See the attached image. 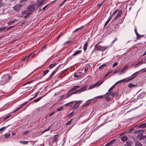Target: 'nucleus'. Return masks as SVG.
Listing matches in <instances>:
<instances>
[{
  "label": "nucleus",
  "mask_w": 146,
  "mask_h": 146,
  "mask_svg": "<svg viewBox=\"0 0 146 146\" xmlns=\"http://www.w3.org/2000/svg\"><path fill=\"white\" fill-rule=\"evenodd\" d=\"M72 119H70V120L69 121H68L66 123V125H70V124H71L72 123Z\"/></svg>",
  "instance_id": "49530a36"
},
{
  "label": "nucleus",
  "mask_w": 146,
  "mask_h": 146,
  "mask_svg": "<svg viewBox=\"0 0 146 146\" xmlns=\"http://www.w3.org/2000/svg\"><path fill=\"white\" fill-rule=\"evenodd\" d=\"M135 77V76H133V77H131L129 79H127V80H126V78H125V79H122V80L119 81V83H122L123 82H128L130 80H132Z\"/></svg>",
  "instance_id": "423d86ee"
},
{
  "label": "nucleus",
  "mask_w": 146,
  "mask_h": 146,
  "mask_svg": "<svg viewBox=\"0 0 146 146\" xmlns=\"http://www.w3.org/2000/svg\"><path fill=\"white\" fill-rule=\"evenodd\" d=\"M84 76V74L82 72H79L77 74H74V76L78 78H81Z\"/></svg>",
  "instance_id": "20e7f679"
},
{
  "label": "nucleus",
  "mask_w": 146,
  "mask_h": 146,
  "mask_svg": "<svg viewBox=\"0 0 146 146\" xmlns=\"http://www.w3.org/2000/svg\"><path fill=\"white\" fill-rule=\"evenodd\" d=\"M139 97L141 98H142L144 97V93H141L139 95Z\"/></svg>",
  "instance_id": "37998d69"
},
{
  "label": "nucleus",
  "mask_w": 146,
  "mask_h": 146,
  "mask_svg": "<svg viewBox=\"0 0 146 146\" xmlns=\"http://www.w3.org/2000/svg\"><path fill=\"white\" fill-rule=\"evenodd\" d=\"M92 100V99H90L88 100L86 102L84 106H86L89 104L91 103V101Z\"/></svg>",
  "instance_id": "bb28decb"
},
{
  "label": "nucleus",
  "mask_w": 146,
  "mask_h": 146,
  "mask_svg": "<svg viewBox=\"0 0 146 146\" xmlns=\"http://www.w3.org/2000/svg\"><path fill=\"white\" fill-rule=\"evenodd\" d=\"M127 66H125L123 69L120 72V74H121L122 73H124L125 72V70H126V69L127 68Z\"/></svg>",
  "instance_id": "b1692460"
},
{
  "label": "nucleus",
  "mask_w": 146,
  "mask_h": 146,
  "mask_svg": "<svg viewBox=\"0 0 146 146\" xmlns=\"http://www.w3.org/2000/svg\"><path fill=\"white\" fill-rule=\"evenodd\" d=\"M11 135L10 133H7L5 134L4 135V138H9Z\"/></svg>",
  "instance_id": "a211bd4d"
},
{
  "label": "nucleus",
  "mask_w": 146,
  "mask_h": 146,
  "mask_svg": "<svg viewBox=\"0 0 146 146\" xmlns=\"http://www.w3.org/2000/svg\"><path fill=\"white\" fill-rule=\"evenodd\" d=\"M142 132H143V130H138L135 131L134 132V133H141Z\"/></svg>",
  "instance_id": "2f4dec72"
},
{
  "label": "nucleus",
  "mask_w": 146,
  "mask_h": 146,
  "mask_svg": "<svg viewBox=\"0 0 146 146\" xmlns=\"http://www.w3.org/2000/svg\"><path fill=\"white\" fill-rule=\"evenodd\" d=\"M46 48V45H44L41 49V51L42 52Z\"/></svg>",
  "instance_id": "4c0bfd02"
},
{
  "label": "nucleus",
  "mask_w": 146,
  "mask_h": 146,
  "mask_svg": "<svg viewBox=\"0 0 146 146\" xmlns=\"http://www.w3.org/2000/svg\"><path fill=\"white\" fill-rule=\"evenodd\" d=\"M77 93H81V92H82L81 90L80 89L77 90Z\"/></svg>",
  "instance_id": "69168bd1"
},
{
  "label": "nucleus",
  "mask_w": 146,
  "mask_h": 146,
  "mask_svg": "<svg viewBox=\"0 0 146 146\" xmlns=\"http://www.w3.org/2000/svg\"><path fill=\"white\" fill-rule=\"evenodd\" d=\"M27 9L30 11H33L35 9V7L33 6H30L28 7Z\"/></svg>",
  "instance_id": "412c9836"
},
{
  "label": "nucleus",
  "mask_w": 146,
  "mask_h": 146,
  "mask_svg": "<svg viewBox=\"0 0 146 146\" xmlns=\"http://www.w3.org/2000/svg\"><path fill=\"white\" fill-rule=\"evenodd\" d=\"M104 82V80L102 81H99L97 83L95 84L94 85L90 86L89 88V89H90L93 88H94L98 86H99L101 84Z\"/></svg>",
  "instance_id": "f03ea898"
},
{
  "label": "nucleus",
  "mask_w": 146,
  "mask_h": 146,
  "mask_svg": "<svg viewBox=\"0 0 146 146\" xmlns=\"http://www.w3.org/2000/svg\"><path fill=\"white\" fill-rule=\"evenodd\" d=\"M71 92V91H70V90L69 91H68L67 94H66V98H67L69 97L70 96H71L72 95V94L71 93H70V92Z\"/></svg>",
  "instance_id": "aec40b11"
},
{
  "label": "nucleus",
  "mask_w": 146,
  "mask_h": 146,
  "mask_svg": "<svg viewBox=\"0 0 146 146\" xmlns=\"http://www.w3.org/2000/svg\"><path fill=\"white\" fill-rule=\"evenodd\" d=\"M146 137L145 135H143V133H140L137 136V138L139 140H142Z\"/></svg>",
  "instance_id": "39448f33"
},
{
  "label": "nucleus",
  "mask_w": 146,
  "mask_h": 146,
  "mask_svg": "<svg viewBox=\"0 0 146 146\" xmlns=\"http://www.w3.org/2000/svg\"><path fill=\"white\" fill-rule=\"evenodd\" d=\"M103 97L104 96H100L96 97H95L94 98H99L100 99H102L103 98Z\"/></svg>",
  "instance_id": "de8ad7c7"
},
{
  "label": "nucleus",
  "mask_w": 146,
  "mask_h": 146,
  "mask_svg": "<svg viewBox=\"0 0 146 146\" xmlns=\"http://www.w3.org/2000/svg\"><path fill=\"white\" fill-rule=\"evenodd\" d=\"M42 98V97H40L38 98L35 100H34V102H36L38 101H39L40 99H41Z\"/></svg>",
  "instance_id": "f704fd0d"
},
{
  "label": "nucleus",
  "mask_w": 146,
  "mask_h": 146,
  "mask_svg": "<svg viewBox=\"0 0 146 146\" xmlns=\"http://www.w3.org/2000/svg\"><path fill=\"white\" fill-rule=\"evenodd\" d=\"M32 54V53H31L28 55L27 56L24 57L22 60L24 61L25 62H27L29 59V58L31 56Z\"/></svg>",
  "instance_id": "9b49d317"
},
{
  "label": "nucleus",
  "mask_w": 146,
  "mask_h": 146,
  "mask_svg": "<svg viewBox=\"0 0 146 146\" xmlns=\"http://www.w3.org/2000/svg\"><path fill=\"white\" fill-rule=\"evenodd\" d=\"M19 143H22L24 144H27L28 143V141H20Z\"/></svg>",
  "instance_id": "473e14b6"
},
{
  "label": "nucleus",
  "mask_w": 146,
  "mask_h": 146,
  "mask_svg": "<svg viewBox=\"0 0 146 146\" xmlns=\"http://www.w3.org/2000/svg\"><path fill=\"white\" fill-rule=\"evenodd\" d=\"M64 108V107H61L59 108H57L56 109L58 111H62Z\"/></svg>",
  "instance_id": "c9c22d12"
},
{
  "label": "nucleus",
  "mask_w": 146,
  "mask_h": 146,
  "mask_svg": "<svg viewBox=\"0 0 146 146\" xmlns=\"http://www.w3.org/2000/svg\"><path fill=\"white\" fill-rule=\"evenodd\" d=\"M111 17H109L108 20L105 23V25H104V27H106L107 25L108 24L110 21V20L111 19Z\"/></svg>",
  "instance_id": "393cba45"
},
{
  "label": "nucleus",
  "mask_w": 146,
  "mask_h": 146,
  "mask_svg": "<svg viewBox=\"0 0 146 146\" xmlns=\"http://www.w3.org/2000/svg\"><path fill=\"white\" fill-rule=\"evenodd\" d=\"M73 113H74L73 111H72V112H71V113H70L69 114V115H68V116L70 117H71L72 116L73 114Z\"/></svg>",
  "instance_id": "864d4df0"
},
{
  "label": "nucleus",
  "mask_w": 146,
  "mask_h": 146,
  "mask_svg": "<svg viewBox=\"0 0 146 146\" xmlns=\"http://www.w3.org/2000/svg\"><path fill=\"white\" fill-rule=\"evenodd\" d=\"M71 42V40H68L65 43L66 44H68Z\"/></svg>",
  "instance_id": "338daca9"
},
{
  "label": "nucleus",
  "mask_w": 146,
  "mask_h": 146,
  "mask_svg": "<svg viewBox=\"0 0 146 146\" xmlns=\"http://www.w3.org/2000/svg\"><path fill=\"white\" fill-rule=\"evenodd\" d=\"M110 94H111V93L107 92L104 95L105 97V99L107 101L109 102L111 100V98L110 96Z\"/></svg>",
  "instance_id": "0eeeda50"
},
{
  "label": "nucleus",
  "mask_w": 146,
  "mask_h": 146,
  "mask_svg": "<svg viewBox=\"0 0 146 146\" xmlns=\"http://www.w3.org/2000/svg\"><path fill=\"white\" fill-rule=\"evenodd\" d=\"M21 108V107H18L16 109H15V110L14 111V112H15L18 111L19 110H20Z\"/></svg>",
  "instance_id": "8fccbe9b"
},
{
  "label": "nucleus",
  "mask_w": 146,
  "mask_h": 146,
  "mask_svg": "<svg viewBox=\"0 0 146 146\" xmlns=\"http://www.w3.org/2000/svg\"><path fill=\"white\" fill-rule=\"evenodd\" d=\"M13 27V26H12L9 27L7 28H6L7 31L9 30L10 29H11V28H12Z\"/></svg>",
  "instance_id": "680f3d73"
},
{
  "label": "nucleus",
  "mask_w": 146,
  "mask_h": 146,
  "mask_svg": "<svg viewBox=\"0 0 146 146\" xmlns=\"http://www.w3.org/2000/svg\"><path fill=\"white\" fill-rule=\"evenodd\" d=\"M120 139L121 141L124 142L127 140L128 139V137L127 136L124 135L121 137Z\"/></svg>",
  "instance_id": "ddd939ff"
},
{
  "label": "nucleus",
  "mask_w": 146,
  "mask_h": 146,
  "mask_svg": "<svg viewBox=\"0 0 146 146\" xmlns=\"http://www.w3.org/2000/svg\"><path fill=\"white\" fill-rule=\"evenodd\" d=\"M11 116V115H8L5 117H3V120H5L9 118Z\"/></svg>",
  "instance_id": "c85d7f7f"
},
{
  "label": "nucleus",
  "mask_w": 146,
  "mask_h": 146,
  "mask_svg": "<svg viewBox=\"0 0 146 146\" xmlns=\"http://www.w3.org/2000/svg\"><path fill=\"white\" fill-rule=\"evenodd\" d=\"M106 66V64H103L100 66L99 67V69L100 70H101L102 69V68L104 67V66Z\"/></svg>",
  "instance_id": "ea45409f"
},
{
  "label": "nucleus",
  "mask_w": 146,
  "mask_h": 146,
  "mask_svg": "<svg viewBox=\"0 0 146 146\" xmlns=\"http://www.w3.org/2000/svg\"><path fill=\"white\" fill-rule=\"evenodd\" d=\"M58 134L54 136V139L53 140V142H55L56 141H58V140H57V139L58 137Z\"/></svg>",
  "instance_id": "6ab92c4d"
},
{
  "label": "nucleus",
  "mask_w": 146,
  "mask_h": 146,
  "mask_svg": "<svg viewBox=\"0 0 146 146\" xmlns=\"http://www.w3.org/2000/svg\"><path fill=\"white\" fill-rule=\"evenodd\" d=\"M17 21V19H15L14 20L10 21L9 22H8L7 23L9 25H10L13 24L15 23V22H16Z\"/></svg>",
  "instance_id": "dca6fc26"
},
{
  "label": "nucleus",
  "mask_w": 146,
  "mask_h": 146,
  "mask_svg": "<svg viewBox=\"0 0 146 146\" xmlns=\"http://www.w3.org/2000/svg\"><path fill=\"white\" fill-rule=\"evenodd\" d=\"M120 71V69H118V70H115L113 72V74H115L116 73H117V72H119V71Z\"/></svg>",
  "instance_id": "4d7b16f0"
},
{
  "label": "nucleus",
  "mask_w": 146,
  "mask_h": 146,
  "mask_svg": "<svg viewBox=\"0 0 146 146\" xmlns=\"http://www.w3.org/2000/svg\"><path fill=\"white\" fill-rule=\"evenodd\" d=\"M22 14H27L29 13H28V11H23L22 12Z\"/></svg>",
  "instance_id": "09e8293b"
},
{
  "label": "nucleus",
  "mask_w": 146,
  "mask_h": 146,
  "mask_svg": "<svg viewBox=\"0 0 146 146\" xmlns=\"http://www.w3.org/2000/svg\"><path fill=\"white\" fill-rule=\"evenodd\" d=\"M135 146H143L142 144L139 142H136L135 143Z\"/></svg>",
  "instance_id": "7c9ffc66"
},
{
  "label": "nucleus",
  "mask_w": 146,
  "mask_h": 146,
  "mask_svg": "<svg viewBox=\"0 0 146 146\" xmlns=\"http://www.w3.org/2000/svg\"><path fill=\"white\" fill-rule=\"evenodd\" d=\"M107 48V47H106L100 46H98L97 50H100V51H104Z\"/></svg>",
  "instance_id": "9d476101"
},
{
  "label": "nucleus",
  "mask_w": 146,
  "mask_h": 146,
  "mask_svg": "<svg viewBox=\"0 0 146 146\" xmlns=\"http://www.w3.org/2000/svg\"><path fill=\"white\" fill-rule=\"evenodd\" d=\"M49 71V70H45L43 71V75L44 76L45 75H46V74H47Z\"/></svg>",
  "instance_id": "a19ab883"
},
{
  "label": "nucleus",
  "mask_w": 146,
  "mask_h": 146,
  "mask_svg": "<svg viewBox=\"0 0 146 146\" xmlns=\"http://www.w3.org/2000/svg\"><path fill=\"white\" fill-rule=\"evenodd\" d=\"M115 140L114 139H113V140H112L109 143H110V144H111L112 143H113V142H114V141H115Z\"/></svg>",
  "instance_id": "774afa93"
},
{
  "label": "nucleus",
  "mask_w": 146,
  "mask_h": 146,
  "mask_svg": "<svg viewBox=\"0 0 146 146\" xmlns=\"http://www.w3.org/2000/svg\"><path fill=\"white\" fill-rule=\"evenodd\" d=\"M11 77L8 74H6L3 76L0 80V85H3L7 84L11 79Z\"/></svg>",
  "instance_id": "f257e3e1"
},
{
  "label": "nucleus",
  "mask_w": 146,
  "mask_h": 146,
  "mask_svg": "<svg viewBox=\"0 0 146 146\" xmlns=\"http://www.w3.org/2000/svg\"><path fill=\"white\" fill-rule=\"evenodd\" d=\"M22 6V5H17L14 6L13 7V8L15 11H18L19 10L21 7Z\"/></svg>",
  "instance_id": "f8f14e48"
},
{
  "label": "nucleus",
  "mask_w": 146,
  "mask_h": 146,
  "mask_svg": "<svg viewBox=\"0 0 146 146\" xmlns=\"http://www.w3.org/2000/svg\"><path fill=\"white\" fill-rule=\"evenodd\" d=\"M131 142L130 141H128L126 142V144L127 146H130L131 145Z\"/></svg>",
  "instance_id": "58836bf2"
},
{
  "label": "nucleus",
  "mask_w": 146,
  "mask_h": 146,
  "mask_svg": "<svg viewBox=\"0 0 146 146\" xmlns=\"http://www.w3.org/2000/svg\"><path fill=\"white\" fill-rule=\"evenodd\" d=\"M55 113V111H53L52 112L50 113L49 116V117H51V116H52V115H54V114Z\"/></svg>",
  "instance_id": "6e6d98bb"
},
{
  "label": "nucleus",
  "mask_w": 146,
  "mask_h": 146,
  "mask_svg": "<svg viewBox=\"0 0 146 146\" xmlns=\"http://www.w3.org/2000/svg\"><path fill=\"white\" fill-rule=\"evenodd\" d=\"M80 86H75L73 87L71 90H70V91H73L76 90L77 89V88H80Z\"/></svg>",
  "instance_id": "f3484780"
},
{
  "label": "nucleus",
  "mask_w": 146,
  "mask_h": 146,
  "mask_svg": "<svg viewBox=\"0 0 146 146\" xmlns=\"http://www.w3.org/2000/svg\"><path fill=\"white\" fill-rule=\"evenodd\" d=\"M80 102L81 103L82 102V101H78L73 106L72 109L74 110H75L80 105Z\"/></svg>",
  "instance_id": "1a4fd4ad"
},
{
  "label": "nucleus",
  "mask_w": 146,
  "mask_h": 146,
  "mask_svg": "<svg viewBox=\"0 0 146 146\" xmlns=\"http://www.w3.org/2000/svg\"><path fill=\"white\" fill-rule=\"evenodd\" d=\"M135 127H133L131 128L129 130V132H130L131 131L134 130L135 129Z\"/></svg>",
  "instance_id": "e2e57ef3"
},
{
  "label": "nucleus",
  "mask_w": 146,
  "mask_h": 146,
  "mask_svg": "<svg viewBox=\"0 0 146 146\" xmlns=\"http://www.w3.org/2000/svg\"><path fill=\"white\" fill-rule=\"evenodd\" d=\"M110 95L113 97H115L116 100H118L119 98V97L120 96L118 92L117 91L113 93H111Z\"/></svg>",
  "instance_id": "7ed1b4c3"
},
{
  "label": "nucleus",
  "mask_w": 146,
  "mask_h": 146,
  "mask_svg": "<svg viewBox=\"0 0 146 146\" xmlns=\"http://www.w3.org/2000/svg\"><path fill=\"white\" fill-rule=\"evenodd\" d=\"M83 27H81L80 28H78L76 29L75 30H74V31H73V32L74 33H75L76 32H77L80 29H82L83 28Z\"/></svg>",
  "instance_id": "e433bc0d"
},
{
  "label": "nucleus",
  "mask_w": 146,
  "mask_h": 146,
  "mask_svg": "<svg viewBox=\"0 0 146 146\" xmlns=\"http://www.w3.org/2000/svg\"><path fill=\"white\" fill-rule=\"evenodd\" d=\"M29 132V131H26L25 132H24L23 134V135H27L28 133Z\"/></svg>",
  "instance_id": "3c124183"
},
{
  "label": "nucleus",
  "mask_w": 146,
  "mask_h": 146,
  "mask_svg": "<svg viewBox=\"0 0 146 146\" xmlns=\"http://www.w3.org/2000/svg\"><path fill=\"white\" fill-rule=\"evenodd\" d=\"M82 92L85 91L87 89V87L86 86H84L82 87L80 89Z\"/></svg>",
  "instance_id": "c756f323"
},
{
  "label": "nucleus",
  "mask_w": 146,
  "mask_h": 146,
  "mask_svg": "<svg viewBox=\"0 0 146 146\" xmlns=\"http://www.w3.org/2000/svg\"><path fill=\"white\" fill-rule=\"evenodd\" d=\"M143 62L141 61H140L137 64L135 65V66H140L143 63Z\"/></svg>",
  "instance_id": "72a5a7b5"
},
{
  "label": "nucleus",
  "mask_w": 146,
  "mask_h": 146,
  "mask_svg": "<svg viewBox=\"0 0 146 146\" xmlns=\"http://www.w3.org/2000/svg\"><path fill=\"white\" fill-rule=\"evenodd\" d=\"M117 64H118V63L117 62H115L113 64L112 67H115L116 66H117Z\"/></svg>",
  "instance_id": "603ef678"
},
{
  "label": "nucleus",
  "mask_w": 146,
  "mask_h": 146,
  "mask_svg": "<svg viewBox=\"0 0 146 146\" xmlns=\"http://www.w3.org/2000/svg\"><path fill=\"white\" fill-rule=\"evenodd\" d=\"M135 31V34H136V35H137V36H138V35H139V36H140V35H139L137 32V29H136V27H135V29L134 30Z\"/></svg>",
  "instance_id": "a18cd8bd"
},
{
  "label": "nucleus",
  "mask_w": 146,
  "mask_h": 146,
  "mask_svg": "<svg viewBox=\"0 0 146 146\" xmlns=\"http://www.w3.org/2000/svg\"><path fill=\"white\" fill-rule=\"evenodd\" d=\"M50 126L48 128V129H46L44 131H43V132H42V133H44L45 132H46L47 131H48V130H49L50 129Z\"/></svg>",
  "instance_id": "5fc2aeb1"
},
{
  "label": "nucleus",
  "mask_w": 146,
  "mask_h": 146,
  "mask_svg": "<svg viewBox=\"0 0 146 146\" xmlns=\"http://www.w3.org/2000/svg\"><path fill=\"white\" fill-rule=\"evenodd\" d=\"M123 14V12L121 10H120L118 11V13L117 15L114 18L113 21H115L118 18L121 17V15Z\"/></svg>",
  "instance_id": "6e6552de"
},
{
  "label": "nucleus",
  "mask_w": 146,
  "mask_h": 146,
  "mask_svg": "<svg viewBox=\"0 0 146 146\" xmlns=\"http://www.w3.org/2000/svg\"><path fill=\"white\" fill-rule=\"evenodd\" d=\"M55 71H53L50 75V77H51L55 73Z\"/></svg>",
  "instance_id": "0e129e2a"
},
{
  "label": "nucleus",
  "mask_w": 146,
  "mask_h": 146,
  "mask_svg": "<svg viewBox=\"0 0 146 146\" xmlns=\"http://www.w3.org/2000/svg\"><path fill=\"white\" fill-rule=\"evenodd\" d=\"M114 85H113L108 90V92H110V91L113 89L114 88Z\"/></svg>",
  "instance_id": "79ce46f5"
},
{
  "label": "nucleus",
  "mask_w": 146,
  "mask_h": 146,
  "mask_svg": "<svg viewBox=\"0 0 146 146\" xmlns=\"http://www.w3.org/2000/svg\"><path fill=\"white\" fill-rule=\"evenodd\" d=\"M137 85H134L131 83H130L128 85V87L130 88L134 87H137Z\"/></svg>",
  "instance_id": "cd10ccee"
},
{
  "label": "nucleus",
  "mask_w": 146,
  "mask_h": 146,
  "mask_svg": "<svg viewBox=\"0 0 146 146\" xmlns=\"http://www.w3.org/2000/svg\"><path fill=\"white\" fill-rule=\"evenodd\" d=\"M2 31H4L5 32L7 31V30H6V27H4L3 28H1Z\"/></svg>",
  "instance_id": "c03bdc74"
},
{
  "label": "nucleus",
  "mask_w": 146,
  "mask_h": 146,
  "mask_svg": "<svg viewBox=\"0 0 146 146\" xmlns=\"http://www.w3.org/2000/svg\"><path fill=\"white\" fill-rule=\"evenodd\" d=\"M30 13H29L26 14V15L24 16V18H26L30 15Z\"/></svg>",
  "instance_id": "bf43d9fd"
},
{
  "label": "nucleus",
  "mask_w": 146,
  "mask_h": 146,
  "mask_svg": "<svg viewBox=\"0 0 146 146\" xmlns=\"http://www.w3.org/2000/svg\"><path fill=\"white\" fill-rule=\"evenodd\" d=\"M88 45V43L87 42H86L84 43V47H83V49L84 51H85L87 49V47Z\"/></svg>",
  "instance_id": "4be33fe9"
},
{
  "label": "nucleus",
  "mask_w": 146,
  "mask_h": 146,
  "mask_svg": "<svg viewBox=\"0 0 146 146\" xmlns=\"http://www.w3.org/2000/svg\"><path fill=\"white\" fill-rule=\"evenodd\" d=\"M82 52V50H78L76 51L73 54L72 56H75L77 55H78L80 54Z\"/></svg>",
  "instance_id": "2eb2a0df"
},
{
  "label": "nucleus",
  "mask_w": 146,
  "mask_h": 146,
  "mask_svg": "<svg viewBox=\"0 0 146 146\" xmlns=\"http://www.w3.org/2000/svg\"><path fill=\"white\" fill-rule=\"evenodd\" d=\"M103 3V2L97 4V7H100Z\"/></svg>",
  "instance_id": "052dcab7"
},
{
  "label": "nucleus",
  "mask_w": 146,
  "mask_h": 146,
  "mask_svg": "<svg viewBox=\"0 0 146 146\" xmlns=\"http://www.w3.org/2000/svg\"><path fill=\"white\" fill-rule=\"evenodd\" d=\"M48 4H47L46 5H45L42 9V10H44L47 7H48Z\"/></svg>",
  "instance_id": "13d9d810"
},
{
  "label": "nucleus",
  "mask_w": 146,
  "mask_h": 146,
  "mask_svg": "<svg viewBox=\"0 0 146 146\" xmlns=\"http://www.w3.org/2000/svg\"><path fill=\"white\" fill-rule=\"evenodd\" d=\"M56 65V63H54L53 64H50L49 66V68L50 69H51L53 67H54Z\"/></svg>",
  "instance_id": "a878e982"
},
{
  "label": "nucleus",
  "mask_w": 146,
  "mask_h": 146,
  "mask_svg": "<svg viewBox=\"0 0 146 146\" xmlns=\"http://www.w3.org/2000/svg\"><path fill=\"white\" fill-rule=\"evenodd\" d=\"M44 0H41L38 1L37 3V5H38V7L41 6L44 3Z\"/></svg>",
  "instance_id": "4468645a"
},
{
  "label": "nucleus",
  "mask_w": 146,
  "mask_h": 146,
  "mask_svg": "<svg viewBox=\"0 0 146 146\" xmlns=\"http://www.w3.org/2000/svg\"><path fill=\"white\" fill-rule=\"evenodd\" d=\"M138 127L141 128H144L146 127V123L142 124L138 126Z\"/></svg>",
  "instance_id": "5701e85b"
}]
</instances>
